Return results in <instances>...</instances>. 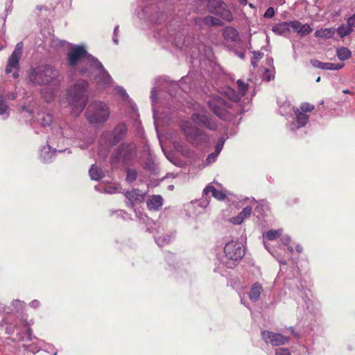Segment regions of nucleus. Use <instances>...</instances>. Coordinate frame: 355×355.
Masks as SVG:
<instances>
[{"instance_id":"7c9ffc66","label":"nucleus","mask_w":355,"mask_h":355,"mask_svg":"<svg viewBox=\"0 0 355 355\" xmlns=\"http://www.w3.org/2000/svg\"><path fill=\"white\" fill-rule=\"evenodd\" d=\"M282 234V231L279 230H272L267 232L264 236L270 241L275 240L277 238L280 236Z\"/></svg>"},{"instance_id":"393cba45","label":"nucleus","mask_w":355,"mask_h":355,"mask_svg":"<svg viewBox=\"0 0 355 355\" xmlns=\"http://www.w3.org/2000/svg\"><path fill=\"white\" fill-rule=\"evenodd\" d=\"M335 33V28H321L320 30H318L315 33V35L316 37L322 38V39H329L334 36Z\"/></svg>"},{"instance_id":"e433bc0d","label":"nucleus","mask_w":355,"mask_h":355,"mask_svg":"<svg viewBox=\"0 0 355 355\" xmlns=\"http://www.w3.org/2000/svg\"><path fill=\"white\" fill-rule=\"evenodd\" d=\"M224 143H225V140L223 137H220L218 140V142L215 147L216 155H218V154L220 153V152L221 151V150L223 147Z\"/></svg>"},{"instance_id":"8fccbe9b","label":"nucleus","mask_w":355,"mask_h":355,"mask_svg":"<svg viewBox=\"0 0 355 355\" xmlns=\"http://www.w3.org/2000/svg\"><path fill=\"white\" fill-rule=\"evenodd\" d=\"M290 331H291L293 334H295V331H294V329H293V327H290Z\"/></svg>"},{"instance_id":"c03bdc74","label":"nucleus","mask_w":355,"mask_h":355,"mask_svg":"<svg viewBox=\"0 0 355 355\" xmlns=\"http://www.w3.org/2000/svg\"><path fill=\"white\" fill-rule=\"evenodd\" d=\"M347 24L354 30V28H355V14L348 19Z\"/></svg>"},{"instance_id":"0eeeda50","label":"nucleus","mask_w":355,"mask_h":355,"mask_svg":"<svg viewBox=\"0 0 355 355\" xmlns=\"http://www.w3.org/2000/svg\"><path fill=\"white\" fill-rule=\"evenodd\" d=\"M136 157V148L134 145L122 144L116 151L111 156L110 161L113 166H116L120 162L124 165L129 164Z\"/></svg>"},{"instance_id":"49530a36","label":"nucleus","mask_w":355,"mask_h":355,"mask_svg":"<svg viewBox=\"0 0 355 355\" xmlns=\"http://www.w3.org/2000/svg\"><path fill=\"white\" fill-rule=\"evenodd\" d=\"M295 250L298 253H301L303 251V248L302 245H297L295 248Z\"/></svg>"},{"instance_id":"c85d7f7f","label":"nucleus","mask_w":355,"mask_h":355,"mask_svg":"<svg viewBox=\"0 0 355 355\" xmlns=\"http://www.w3.org/2000/svg\"><path fill=\"white\" fill-rule=\"evenodd\" d=\"M337 31L340 37H344L349 35L353 31V29L347 24L346 25L343 24L339 26Z\"/></svg>"},{"instance_id":"7ed1b4c3","label":"nucleus","mask_w":355,"mask_h":355,"mask_svg":"<svg viewBox=\"0 0 355 355\" xmlns=\"http://www.w3.org/2000/svg\"><path fill=\"white\" fill-rule=\"evenodd\" d=\"M59 71L49 64H42L32 68L28 73L30 82L34 85H44L57 79Z\"/></svg>"},{"instance_id":"f03ea898","label":"nucleus","mask_w":355,"mask_h":355,"mask_svg":"<svg viewBox=\"0 0 355 355\" xmlns=\"http://www.w3.org/2000/svg\"><path fill=\"white\" fill-rule=\"evenodd\" d=\"M86 64V67L79 69L80 74L86 75L88 77L94 76L95 82L101 86H107L110 84L111 76L96 58L89 59Z\"/></svg>"},{"instance_id":"6ab92c4d","label":"nucleus","mask_w":355,"mask_h":355,"mask_svg":"<svg viewBox=\"0 0 355 355\" xmlns=\"http://www.w3.org/2000/svg\"><path fill=\"white\" fill-rule=\"evenodd\" d=\"M263 292V288L262 286L258 283H254L249 293V298L250 300L253 302H256L259 299V297Z\"/></svg>"},{"instance_id":"79ce46f5","label":"nucleus","mask_w":355,"mask_h":355,"mask_svg":"<svg viewBox=\"0 0 355 355\" xmlns=\"http://www.w3.org/2000/svg\"><path fill=\"white\" fill-rule=\"evenodd\" d=\"M263 78L266 79L267 81H270L271 79L274 78V75L268 69H265Z\"/></svg>"},{"instance_id":"a19ab883","label":"nucleus","mask_w":355,"mask_h":355,"mask_svg":"<svg viewBox=\"0 0 355 355\" xmlns=\"http://www.w3.org/2000/svg\"><path fill=\"white\" fill-rule=\"evenodd\" d=\"M51 122H52V116L50 114H48L46 117H44L41 121L42 125H44V126L49 125L51 123Z\"/></svg>"},{"instance_id":"c756f323","label":"nucleus","mask_w":355,"mask_h":355,"mask_svg":"<svg viewBox=\"0 0 355 355\" xmlns=\"http://www.w3.org/2000/svg\"><path fill=\"white\" fill-rule=\"evenodd\" d=\"M55 92L54 90H49L47 88H44L42 91V97L46 102L51 101L55 97Z\"/></svg>"},{"instance_id":"4d7b16f0","label":"nucleus","mask_w":355,"mask_h":355,"mask_svg":"<svg viewBox=\"0 0 355 355\" xmlns=\"http://www.w3.org/2000/svg\"><path fill=\"white\" fill-rule=\"evenodd\" d=\"M289 250H290L291 252H293V248L291 247L289 248Z\"/></svg>"},{"instance_id":"f3484780","label":"nucleus","mask_w":355,"mask_h":355,"mask_svg":"<svg viewBox=\"0 0 355 355\" xmlns=\"http://www.w3.org/2000/svg\"><path fill=\"white\" fill-rule=\"evenodd\" d=\"M223 36L227 41L236 42L239 39V33L234 28L227 26L223 28Z\"/></svg>"},{"instance_id":"9b49d317","label":"nucleus","mask_w":355,"mask_h":355,"mask_svg":"<svg viewBox=\"0 0 355 355\" xmlns=\"http://www.w3.org/2000/svg\"><path fill=\"white\" fill-rule=\"evenodd\" d=\"M224 252L227 259L236 261L243 257L245 249L241 243L232 241L225 244Z\"/></svg>"},{"instance_id":"bb28decb","label":"nucleus","mask_w":355,"mask_h":355,"mask_svg":"<svg viewBox=\"0 0 355 355\" xmlns=\"http://www.w3.org/2000/svg\"><path fill=\"white\" fill-rule=\"evenodd\" d=\"M336 55L339 60H345L351 57L352 53L349 49L342 47L337 49Z\"/></svg>"},{"instance_id":"9d476101","label":"nucleus","mask_w":355,"mask_h":355,"mask_svg":"<svg viewBox=\"0 0 355 355\" xmlns=\"http://www.w3.org/2000/svg\"><path fill=\"white\" fill-rule=\"evenodd\" d=\"M180 128L189 141H193L198 139L207 141L209 139L208 135L203 130L193 126L189 121L183 122Z\"/></svg>"},{"instance_id":"58836bf2","label":"nucleus","mask_w":355,"mask_h":355,"mask_svg":"<svg viewBox=\"0 0 355 355\" xmlns=\"http://www.w3.org/2000/svg\"><path fill=\"white\" fill-rule=\"evenodd\" d=\"M275 355H291L288 348H279L275 350Z\"/></svg>"},{"instance_id":"b1692460","label":"nucleus","mask_w":355,"mask_h":355,"mask_svg":"<svg viewBox=\"0 0 355 355\" xmlns=\"http://www.w3.org/2000/svg\"><path fill=\"white\" fill-rule=\"evenodd\" d=\"M238 89L239 92V94H236L234 98H232V101L237 102L241 99V96H243L248 89V84L245 83L241 80H238L237 82Z\"/></svg>"},{"instance_id":"a18cd8bd","label":"nucleus","mask_w":355,"mask_h":355,"mask_svg":"<svg viewBox=\"0 0 355 355\" xmlns=\"http://www.w3.org/2000/svg\"><path fill=\"white\" fill-rule=\"evenodd\" d=\"M218 155H216V152L215 153H211L210 155H209L207 159V161L210 163L211 162H214L216 157H217Z\"/></svg>"},{"instance_id":"37998d69","label":"nucleus","mask_w":355,"mask_h":355,"mask_svg":"<svg viewBox=\"0 0 355 355\" xmlns=\"http://www.w3.org/2000/svg\"><path fill=\"white\" fill-rule=\"evenodd\" d=\"M322 63H323V62H320V60H316V59L311 60V64L314 67H316V68H319V69H322Z\"/></svg>"},{"instance_id":"3c124183","label":"nucleus","mask_w":355,"mask_h":355,"mask_svg":"<svg viewBox=\"0 0 355 355\" xmlns=\"http://www.w3.org/2000/svg\"><path fill=\"white\" fill-rule=\"evenodd\" d=\"M113 41L116 43V44H118V40L117 39H116L115 37L113 38Z\"/></svg>"},{"instance_id":"2eb2a0df","label":"nucleus","mask_w":355,"mask_h":355,"mask_svg":"<svg viewBox=\"0 0 355 355\" xmlns=\"http://www.w3.org/2000/svg\"><path fill=\"white\" fill-rule=\"evenodd\" d=\"M209 193H211L212 196L218 200H224L227 196L225 193H223L222 191L217 190L215 187H214L212 185L209 184L207 185L202 191L203 196H207Z\"/></svg>"},{"instance_id":"603ef678","label":"nucleus","mask_w":355,"mask_h":355,"mask_svg":"<svg viewBox=\"0 0 355 355\" xmlns=\"http://www.w3.org/2000/svg\"><path fill=\"white\" fill-rule=\"evenodd\" d=\"M343 92L344 93H346V94H349L350 93L349 90L346 89V90H343Z\"/></svg>"},{"instance_id":"ddd939ff","label":"nucleus","mask_w":355,"mask_h":355,"mask_svg":"<svg viewBox=\"0 0 355 355\" xmlns=\"http://www.w3.org/2000/svg\"><path fill=\"white\" fill-rule=\"evenodd\" d=\"M191 119L194 123L204 126L211 130H215L218 127V124L215 121L205 114L194 113L191 115Z\"/></svg>"},{"instance_id":"864d4df0","label":"nucleus","mask_w":355,"mask_h":355,"mask_svg":"<svg viewBox=\"0 0 355 355\" xmlns=\"http://www.w3.org/2000/svg\"><path fill=\"white\" fill-rule=\"evenodd\" d=\"M15 98V95L14 94H12V97L11 98H9L10 99H14Z\"/></svg>"},{"instance_id":"423d86ee","label":"nucleus","mask_w":355,"mask_h":355,"mask_svg":"<svg viewBox=\"0 0 355 355\" xmlns=\"http://www.w3.org/2000/svg\"><path fill=\"white\" fill-rule=\"evenodd\" d=\"M91 58H94L88 54L86 48L83 45H76L72 46L67 53L66 60L69 67H76L78 64L83 63L84 67H87V62Z\"/></svg>"},{"instance_id":"de8ad7c7","label":"nucleus","mask_w":355,"mask_h":355,"mask_svg":"<svg viewBox=\"0 0 355 355\" xmlns=\"http://www.w3.org/2000/svg\"><path fill=\"white\" fill-rule=\"evenodd\" d=\"M237 1L242 6H246L248 4V0H237Z\"/></svg>"},{"instance_id":"dca6fc26","label":"nucleus","mask_w":355,"mask_h":355,"mask_svg":"<svg viewBox=\"0 0 355 355\" xmlns=\"http://www.w3.org/2000/svg\"><path fill=\"white\" fill-rule=\"evenodd\" d=\"M163 199L161 196H153L147 201V207L150 210L157 211L162 206Z\"/></svg>"},{"instance_id":"cd10ccee","label":"nucleus","mask_w":355,"mask_h":355,"mask_svg":"<svg viewBox=\"0 0 355 355\" xmlns=\"http://www.w3.org/2000/svg\"><path fill=\"white\" fill-rule=\"evenodd\" d=\"M343 67V63L323 62L322 69L336 71L342 69Z\"/></svg>"},{"instance_id":"09e8293b","label":"nucleus","mask_w":355,"mask_h":355,"mask_svg":"<svg viewBox=\"0 0 355 355\" xmlns=\"http://www.w3.org/2000/svg\"><path fill=\"white\" fill-rule=\"evenodd\" d=\"M118 30H119V26H116L114 28V33L115 36L116 35V32H118Z\"/></svg>"},{"instance_id":"a878e982","label":"nucleus","mask_w":355,"mask_h":355,"mask_svg":"<svg viewBox=\"0 0 355 355\" xmlns=\"http://www.w3.org/2000/svg\"><path fill=\"white\" fill-rule=\"evenodd\" d=\"M89 174L90 178L94 180H99L103 177V173L101 168L93 165L89 171Z\"/></svg>"},{"instance_id":"f8f14e48","label":"nucleus","mask_w":355,"mask_h":355,"mask_svg":"<svg viewBox=\"0 0 355 355\" xmlns=\"http://www.w3.org/2000/svg\"><path fill=\"white\" fill-rule=\"evenodd\" d=\"M261 337L266 343H270L272 346L283 345L287 343L290 340V338L288 336L267 330L261 331Z\"/></svg>"},{"instance_id":"72a5a7b5","label":"nucleus","mask_w":355,"mask_h":355,"mask_svg":"<svg viewBox=\"0 0 355 355\" xmlns=\"http://www.w3.org/2000/svg\"><path fill=\"white\" fill-rule=\"evenodd\" d=\"M313 29L311 28V27L309 24H302V27L300 28V30L298 31V34L300 35L301 36H304L311 33Z\"/></svg>"},{"instance_id":"1a4fd4ad","label":"nucleus","mask_w":355,"mask_h":355,"mask_svg":"<svg viewBox=\"0 0 355 355\" xmlns=\"http://www.w3.org/2000/svg\"><path fill=\"white\" fill-rule=\"evenodd\" d=\"M23 53V44L22 42L18 43L11 55L8 58V63L5 69L6 73H10L13 69H15L12 76L15 78L19 77V60L21 58Z\"/></svg>"},{"instance_id":"20e7f679","label":"nucleus","mask_w":355,"mask_h":355,"mask_svg":"<svg viewBox=\"0 0 355 355\" xmlns=\"http://www.w3.org/2000/svg\"><path fill=\"white\" fill-rule=\"evenodd\" d=\"M85 114L90 123L98 124L103 123L108 119L110 112L105 103L94 101L89 104Z\"/></svg>"},{"instance_id":"412c9836","label":"nucleus","mask_w":355,"mask_h":355,"mask_svg":"<svg viewBox=\"0 0 355 355\" xmlns=\"http://www.w3.org/2000/svg\"><path fill=\"white\" fill-rule=\"evenodd\" d=\"M272 31L280 35H286L290 33L289 22H282L275 25Z\"/></svg>"},{"instance_id":"473e14b6","label":"nucleus","mask_w":355,"mask_h":355,"mask_svg":"<svg viewBox=\"0 0 355 355\" xmlns=\"http://www.w3.org/2000/svg\"><path fill=\"white\" fill-rule=\"evenodd\" d=\"M315 109V106L313 104H311L307 102H304L301 103L298 110H300L304 113L306 114L307 112H311Z\"/></svg>"},{"instance_id":"39448f33","label":"nucleus","mask_w":355,"mask_h":355,"mask_svg":"<svg viewBox=\"0 0 355 355\" xmlns=\"http://www.w3.org/2000/svg\"><path fill=\"white\" fill-rule=\"evenodd\" d=\"M209 110L218 118L228 121L233 118L234 114L230 110L232 107L229 102L218 96H212L207 101Z\"/></svg>"},{"instance_id":"5fc2aeb1","label":"nucleus","mask_w":355,"mask_h":355,"mask_svg":"<svg viewBox=\"0 0 355 355\" xmlns=\"http://www.w3.org/2000/svg\"><path fill=\"white\" fill-rule=\"evenodd\" d=\"M249 6H250V7H251V8H254L253 4H252V3H249Z\"/></svg>"},{"instance_id":"6e6d98bb","label":"nucleus","mask_w":355,"mask_h":355,"mask_svg":"<svg viewBox=\"0 0 355 355\" xmlns=\"http://www.w3.org/2000/svg\"><path fill=\"white\" fill-rule=\"evenodd\" d=\"M320 77H318L316 80V82H320Z\"/></svg>"},{"instance_id":"13d9d810","label":"nucleus","mask_w":355,"mask_h":355,"mask_svg":"<svg viewBox=\"0 0 355 355\" xmlns=\"http://www.w3.org/2000/svg\"><path fill=\"white\" fill-rule=\"evenodd\" d=\"M2 49V47H0V51Z\"/></svg>"},{"instance_id":"4468645a","label":"nucleus","mask_w":355,"mask_h":355,"mask_svg":"<svg viewBox=\"0 0 355 355\" xmlns=\"http://www.w3.org/2000/svg\"><path fill=\"white\" fill-rule=\"evenodd\" d=\"M252 211V208L250 206H247L236 216L232 217L230 219V222L234 225H240L246 218L251 215Z\"/></svg>"},{"instance_id":"5701e85b","label":"nucleus","mask_w":355,"mask_h":355,"mask_svg":"<svg viewBox=\"0 0 355 355\" xmlns=\"http://www.w3.org/2000/svg\"><path fill=\"white\" fill-rule=\"evenodd\" d=\"M198 19H196V21ZM198 20L202 21V22L207 26H221L223 25L222 21L216 17L212 16H207L203 18H198Z\"/></svg>"},{"instance_id":"a211bd4d","label":"nucleus","mask_w":355,"mask_h":355,"mask_svg":"<svg viewBox=\"0 0 355 355\" xmlns=\"http://www.w3.org/2000/svg\"><path fill=\"white\" fill-rule=\"evenodd\" d=\"M293 112L295 115L297 127L301 128L305 126L309 122V116L306 114L302 112L300 110H298V108H294Z\"/></svg>"},{"instance_id":"4c0bfd02","label":"nucleus","mask_w":355,"mask_h":355,"mask_svg":"<svg viewBox=\"0 0 355 355\" xmlns=\"http://www.w3.org/2000/svg\"><path fill=\"white\" fill-rule=\"evenodd\" d=\"M263 54L259 52H254L253 59L252 60V64L254 67L257 66V62L261 59Z\"/></svg>"},{"instance_id":"6e6552de","label":"nucleus","mask_w":355,"mask_h":355,"mask_svg":"<svg viewBox=\"0 0 355 355\" xmlns=\"http://www.w3.org/2000/svg\"><path fill=\"white\" fill-rule=\"evenodd\" d=\"M207 8L210 13L218 15L224 20L231 21L233 19L231 11L222 0H208Z\"/></svg>"},{"instance_id":"f257e3e1","label":"nucleus","mask_w":355,"mask_h":355,"mask_svg":"<svg viewBox=\"0 0 355 355\" xmlns=\"http://www.w3.org/2000/svg\"><path fill=\"white\" fill-rule=\"evenodd\" d=\"M88 87V83L85 80H80L71 86L67 90V101L72 107L73 115H78L85 107L88 101V96L86 91Z\"/></svg>"},{"instance_id":"aec40b11","label":"nucleus","mask_w":355,"mask_h":355,"mask_svg":"<svg viewBox=\"0 0 355 355\" xmlns=\"http://www.w3.org/2000/svg\"><path fill=\"white\" fill-rule=\"evenodd\" d=\"M127 128L125 124L120 123L114 129L113 131V137L114 141L113 144H117L126 133Z\"/></svg>"},{"instance_id":"4be33fe9","label":"nucleus","mask_w":355,"mask_h":355,"mask_svg":"<svg viewBox=\"0 0 355 355\" xmlns=\"http://www.w3.org/2000/svg\"><path fill=\"white\" fill-rule=\"evenodd\" d=\"M125 196L130 201L131 207H133L137 202L140 201V198L141 197L140 191L137 189H134L130 191H126Z\"/></svg>"},{"instance_id":"ea45409f","label":"nucleus","mask_w":355,"mask_h":355,"mask_svg":"<svg viewBox=\"0 0 355 355\" xmlns=\"http://www.w3.org/2000/svg\"><path fill=\"white\" fill-rule=\"evenodd\" d=\"M275 9L272 7H269L265 12L263 16L266 18H272L275 15Z\"/></svg>"},{"instance_id":"2f4dec72","label":"nucleus","mask_w":355,"mask_h":355,"mask_svg":"<svg viewBox=\"0 0 355 355\" xmlns=\"http://www.w3.org/2000/svg\"><path fill=\"white\" fill-rule=\"evenodd\" d=\"M137 172L135 170L128 168L126 170V180L128 182H133L137 180Z\"/></svg>"},{"instance_id":"f704fd0d","label":"nucleus","mask_w":355,"mask_h":355,"mask_svg":"<svg viewBox=\"0 0 355 355\" xmlns=\"http://www.w3.org/2000/svg\"><path fill=\"white\" fill-rule=\"evenodd\" d=\"M290 28H292L294 31L298 33V31L300 30V28L302 26V24L297 20H294L289 22Z\"/></svg>"},{"instance_id":"c9c22d12","label":"nucleus","mask_w":355,"mask_h":355,"mask_svg":"<svg viewBox=\"0 0 355 355\" xmlns=\"http://www.w3.org/2000/svg\"><path fill=\"white\" fill-rule=\"evenodd\" d=\"M8 107L6 105L3 96H0V114H3L7 112Z\"/></svg>"}]
</instances>
